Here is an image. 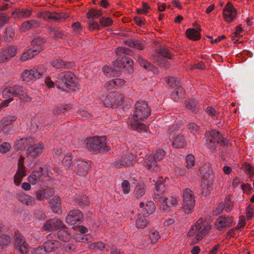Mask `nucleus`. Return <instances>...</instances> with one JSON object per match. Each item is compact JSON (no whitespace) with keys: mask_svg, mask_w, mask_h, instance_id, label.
Listing matches in <instances>:
<instances>
[{"mask_svg":"<svg viewBox=\"0 0 254 254\" xmlns=\"http://www.w3.org/2000/svg\"><path fill=\"white\" fill-rule=\"evenodd\" d=\"M151 115V110L144 101L137 102L135 104L133 117L129 119L127 124L129 128L138 132L147 131L148 125L141 123L140 121H144Z\"/></svg>","mask_w":254,"mask_h":254,"instance_id":"nucleus-1","label":"nucleus"},{"mask_svg":"<svg viewBox=\"0 0 254 254\" xmlns=\"http://www.w3.org/2000/svg\"><path fill=\"white\" fill-rule=\"evenodd\" d=\"M2 96L4 99L0 104V108L6 107L13 100L14 97H18L23 102L31 100V98L27 95L26 88L21 85H14L7 86L2 91Z\"/></svg>","mask_w":254,"mask_h":254,"instance_id":"nucleus-2","label":"nucleus"},{"mask_svg":"<svg viewBox=\"0 0 254 254\" xmlns=\"http://www.w3.org/2000/svg\"><path fill=\"white\" fill-rule=\"evenodd\" d=\"M211 228L210 223L206 219L201 218L196 220L189 228L187 233V236L194 237L191 242V244L194 245L203 239Z\"/></svg>","mask_w":254,"mask_h":254,"instance_id":"nucleus-3","label":"nucleus"},{"mask_svg":"<svg viewBox=\"0 0 254 254\" xmlns=\"http://www.w3.org/2000/svg\"><path fill=\"white\" fill-rule=\"evenodd\" d=\"M57 88L63 91H75L80 88L79 80L71 71L61 72L56 81Z\"/></svg>","mask_w":254,"mask_h":254,"instance_id":"nucleus-4","label":"nucleus"},{"mask_svg":"<svg viewBox=\"0 0 254 254\" xmlns=\"http://www.w3.org/2000/svg\"><path fill=\"white\" fill-rule=\"evenodd\" d=\"M184 126L181 123L173 125L168 129V133L173 147L181 149L186 145L187 142L182 134Z\"/></svg>","mask_w":254,"mask_h":254,"instance_id":"nucleus-5","label":"nucleus"},{"mask_svg":"<svg viewBox=\"0 0 254 254\" xmlns=\"http://www.w3.org/2000/svg\"><path fill=\"white\" fill-rule=\"evenodd\" d=\"M200 173L203 175L201 183L202 193L206 195L213 190L214 174L208 164H204L200 168Z\"/></svg>","mask_w":254,"mask_h":254,"instance_id":"nucleus-6","label":"nucleus"},{"mask_svg":"<svg viewBox=\"0 0 254 254\" xmlns=\"http://www.w3.org/2000/svg\"><path fill=\"white\" fill-rule=\"evenodd\" d=\"M85 142L86 148L91 152L110 150V147L106 145V138L105 136L90 137L86 138Z\"/></svg>","mask_w":254,"mask_h":254,"instance_id":"nucleus-7","label":"nucleus"},{"mask_svg":"<svg viewBox=\"0 0 254 254\" xmlns=\"http://www.w3.org/2000/svg\"><path fill=\"white\" fill-rule=\"evenodd\" d=\"M164 193H155L154 199L158 201L160 207L166 211L170 210L171 207H176L180 202L179 197L171 196L166 197L163 195Z\"/></svg>","mask_w":254,"mask_h":254,"instance_id":"nucleus-8","label":"nucleus"},{"mask_svg":"<svg viewBox=\"0 0 254 254\" xmlns=\"http://www.w3.org/2000/svg\"><path fill=\"white\" fill-rule=\"evenodd\" d=\"M182 210L185 214L193 212L195 205V200L193 192L189 189H186L183 192Z\"/></svg>","mask_w":254,"mask_h":254,"instance_id":"nucleus-9","label":"nucleus"},{"mask_svg":"<svg viewBox=\"0 0 254 254\" xmlns=\"http://www.w3.org/2000/svg\"><path fill=\"white\" fill-rule=\"evenodd\" d=\"M124 97L118 92H110L104 98L102 103L106 108H115L122 103Z\"/></svg>","mask_w":254,"mask_h":254,"instance_id":"nucleus-10","label":"nucleus"},{"mask_svg":"<svg viewBox=\"0 0 254 254\" xmlns=\"http://www.w3.org/2000/svg\"><path fill=\"white\" fill-rule=\"evenodd\" d=\"M206 136L207 146L212 150L215 149L217 144L222 146L227 144V140L217 131L212 130L207 132Z\"/></svg>","mask_w":254,"mask_h":254,"instance_id":"nucleus-11","label":"nucleus"},{"mask_svg":"<svg viewBox=\"0 0 254 254\" xmlns=\"http://www.w3.org/2000/svg\"><path fill=\"white\" fill-rule=\"evenodd\" d=\"M136 161V156L128 152L117 158L113 165L117 168L128 167L133 166Z\"/></svg>","mask_w":254,"mask_h":254,"instance_id":"nucleus-12","label":"nucleus"},{"mask_svg":"<svg viewBox=\"0 0 254 254\" xmlns=\"http://www.w3.org/2000/svg\"><path fill=\"white\" fill-rule=\"evenodd\" d=\"M46 71L45 68L41 67L30 70H24L21 73L20 77L22 81L29 82L40 78Z\"/></svg>","mask_w":254,"mask_h":254,"instance_id":"nucleus-13","label":"nucleus"},{"mask_svg":"<svg viewBox=\"0 0 254 254\" xmlns=\"http://www.w3.org/2000/svg\"><path fill=\"white\" fill-rule=\"evenodd\" d=\"M37 17L45 20L63 22L69 17V15L64 12H50L46 11L38 14Z\"/></svg>","mask_w":254,"mask_h":254,"instance_id":"nucleus-14","label":"nucleus"},{"mask_svg":"<svg viewBox=\"0 0 254 254\" xmlns=\"http://www.w3.org/2000/svg\"><path fill=\"white\" fill-rule=\"evenodd\" d=\"M233 217L226 215L219 216L214 223V228L218 231H223L232 226Z\"/></svg>","mask_w":254,"mask_h":254,"instance_id":"nucleus-15","label":"nucleus"},{"mask_svg":"<svg viewBox=\"0 0 254 254\" xmlns=\"http://www.w3.org/2000/svg\"><path fill=\"white\" fill-rule=\"evenodd\" d=\"M14 246L15 249L21 254H26L29 251L28 245L24 237L18 231L15 232Z\"/></svg>","mask_w":254,"mask_h":254,"instance_id":"nucleus-16","label":"nucleus"},{"mask_svg":"<svg viewBox=\"0 0 254 254\" xmlns=\"http://www.w3.org/2000/svg\"><path fill=\"white\" fill-rule=\"evenodd\" d=\"M72 168L75 174L81 177L85 176L90 168V165L86 161L80 159L74 160Z\"/></svg>","mask_w":254,"mask_h":254,"instance_id":"nucleus-17","label":"nucleus"},{"mask_svg":"<svg viewBox=\"0 0 254 254\" xmlns=\"http://www.w3.org/2000/svg\"><path fill=\"white\" fill-rule=\"evenodd\" d=\"M17 118L14 115H9L1 119L0 122V132L4 134L10 133L12 128L11 125L14 123Z\"/></svg>","mask_w":254,"mask_h":254,"instance_id":"nucleus-18","label":"nucleus"},{"mask_svg":"<svg viewBox=\"0 0 254 254\" xmlns=\"http://www.w3.org/2000/svg\"><path fill=\"white\" fill-rule=\"evenodd\" d=\"M17 48L14 45L9 46L0 49V63H6L17 54Z\"/></svg>","mask_w":254,"mask_h":254,"instance_id":"nucleus-19","label":"nucleus"},{"mask_svg":"<svg viewBox=\"0 0 254 254\" xmlns=\"http://www.w3.org/2000/svg\"><path fill=\"white\" fill-rule=\"evenodd\" d=\"M24 158L21 157L18 162L17 170L14 176V183L16 186H19L23 178L26 176V170L24 164Z\"/></svg>","mask_w":254,"mask_h":254,"instance_id":"nucleus-20","label":"nucleus"},{"mask_svg":"<svg viewBox=\"0 0 254 254\" xmlns=\"http://www.w3.org/2000/svg\"><path fill=\"white\" fill-rule=\"evenodd\" d=\"M64 227L63 222L57 218H54L47 220L43 225L42 229L44 231L53 232L60 230Z\"/></svg>","mask_w":254,"mask_h":254,"instance_id":"nucleus-21","label":"nucleus"},{"mask_svg":"<svg viewBox=\"0 0 254 254\" xmlns=\"http://www.w3.org/2000/svg\"><path fill=\"white\" fill-rule=\"evenodd\" d=\"M114 65L119 69L126 68V71L129 73H132L133 71V62L126 56H124L122 60L117 59L114 62Z\"/></svg>","mask_w":254,"mask_h":254,"instance_id":"nucleus-22","label":"nucleus"},{"mask_svg":"<svg viewBox=\"0 0 254 254\" xmlns=\"http://www.w3.org/2000/svg\"><path fill=\"white\" fill-rule=\"evenodd\" d=\"M44 169L40 167L38 171H33L27 177V181L31 185H35L39 182L44 181L43 178L49 176L48 173L45 175L43 173Z\"/></svg>","mask_w":254,"mask_h":254,"instance_id":"nucleus-23","label":"nucleus"},{"mask_svg":"<svg viewBox=\"0 0 254 254\" xmlns=\"http://www.w3.org/2000/svg\"><path fill=\"white\" fill-rule=\"evenodd\" d=\"M84 215L79 209L70 210L65 218L66 222L71 225L76 224L83 219Z\"/></svg>","mask_w":254,"mask_h":254,"instance_id":"nucleus-24","label":"nucleus"},{"mask_svg":"<svg viewBox=\"0 0 254 254\" xmlns=\"http://www.w3.org/2000/svg\"><path fill=\"white\" fill-rule=\"evenodd\" d=\"M237 12L232 3L228 2L223 9V17L225 22L231 23L233 21L236 17Z\"/></svg>","mask_w":254,"mask_h":254,"instance_id":"nucleus-25","label":"nucleus"},{"mask_svg":"<svg viewBox=\"0 0 254 254\" xmlns=\"http://www.w3.org/2000/svg\"><path fill=\"white\" fill-rule=\"evenodd\" d=\"M155 209V205L152 201L141 202L138 206V210L141 212L143 216H148L153 213Z\"/></svg>","mask_w":254,"mask_h":254,"instance_id":"nucleus-26","label":"nucleus"},{"mask_svg":"<svg viewBox=\"0 0 254 254\" xmlns=\"http://www.w3.org/2000/svg\"><path fill=\"white\" fill-rule=\"evenodd\" d=\"M44 146L42 142H39L38 143L32 144L28 146L27 149L28 156L35 158L40 155L43 152Z\"/></svg>","mask_w":254,"mask_h":254,"instance_id":"nucleus-27","label":"nucleus"},{"mask_svg":"<svg viewBox=\"0 0 254 254\" xmlns=\"http://www.w3.org/2000/svg\"><path fill=\"white\" fill-rule=\"evenodd\" d=\"M55 193L54 190L53 188L46 187L41 188L35 191V196L37 200H43L47 199L50 196Z\"/></svg>","mask_w":254,"mask_h":254,"instance_id":"nucleus-28","label":"nucleus"},{"mask_svg":"<svg viewBox=\"0 0 254 254\" xmlns=\"http://www.w3.org/2000/svg\"><path fill=\"white\" fill-rule=\"evenodd\" d=\"M60 244L59 242L55 240L51 235H49L47 237V241L43 244V247L49 253L58 249L60 247Z\"/></svg>","mask_w":254,"mask_h":254,"instance_id":"nucleus-29","label":"nucleus"},{"mask_svg":"<svg viewBox=\"0 0 254 254\" xmlns=\"http://www.w3.org/2000/svg\"><path fill=\"white\" fill-rule=\"evenodd\" d=\"M49 204L53 212L59 214L62 213V202L59 196H54L49 200Z\"/></svg>","mask_w":254,"mask_h":254,"instance_id":"nucleus-30","label":"nucleus"},{"mask_svg":"<svg viewBox=\"0 0 254 254\" xmlns=\"http://www.w3.org/2000/svg\"><path fill=\"white\" fill-rule=\"evenodd\" d=\"M31 49L36 55L42 52L45 48V41L40 37L34 38L31 43Z\"/></svg>","mask_w":254,"mask_h":254,"instance_id":"nucleus-31","label":"nucleus"},{"mask_svg":"<svg viewBox=\"0 0 254 254\" xmlns=\"http://www.w3.org/2000/svg\"><path fill=\"white\" fill-rule=\"evenodd\" d=\"M32 13V10L16 8L11 12V17L14 19H20L29 17Z\"/></svg>","mask_w":254,"mask_h":254,"instance_id":"nucleus-32","label":"nucleus"},{"mask_svg":"<svg viewBox=\"0 0 254 254\" xmlns=\"http://www.w3.org/2000/svg\"><path fill=\"white\" fill-rule=\"evenodd\" d=\"M146 192V186L143 182L137 183L134 186L133 194L137 199H140L143 197Z\"/></svg>","mask_w":254,"mask_h":254,"instance_id":"nucleus-33","label":"nucleus"},{"mask_svg":"<svg viewBox=\"0 0 254 254\" xmlns=\"http://www.w3.org/2000/svg\"><path fill=\"white\" fill-rule=\"evenodd\" d=\"M51 65L56 69L68 68L73 66L72 62H64L61 59H57L52 61L51 63Z\"/></svg>","mask_w":254,"mask_h":254,"instance_id":"nucleus-34","label":"nucleus"},{"mask_svg":"<svg viewBox=\"0 0 254 254\" xmlns=\"http://www.w3.org/2000/svg\"><path fill=\"white\" fill-rule=\"evenodd\" d=\"M75 233L73 234V238L76 242H82L85 234L88 232V229L83 226H79L73 227Z\"/></svg>","mask_w":254,"mask_h":254,"instance_id":"nucleus-35","label":"nucleus"},{"mask_svg":"<svg viewBox=\"0 0 254 254\" xmlns=\"http://www.w3.org/2000/svg\"><path fill=\"white\" fill-rule=\"evenodd\" d=\"M18 199L22 204L27 206H33L35 204V198L28 194L22 193L18 195Z\"/></svg>","mask_w":254,"mask_h":254,"instance_id":"nucleus-36","label":"nucleus"},{"mask_svg":"<svg viewBox=\"0 0 254 254\" xmlns=\"http://www.w3.org/2000/svg\"><path fill=\"white\" fill-rule=\"evenodd\" d=\"M33 143V139L31 137L20 138L17 140L16 147L18 150H24L27 147L30 146Z\"/></svg>","mask_w":254,"mask_h":254,"instance_id":"nucleus-37","label":"nucleus"},{"mask_svg":"<svg viewBox=\"0 0 254 254\" xmlns=\"http://www.w3.org/2000/svg\"><path fill=\"white\" fill-rule=\"evenodd\" d=\"M157 160L151 155L147 157L145 162V166L148 170L158 171L160 170L159 166L157 163Z\"/></svg>","mask_w":254,"mask_h":254,"instance_id":"nucleus-38","label":"nucleus"},{"mask_svg":"<svg viewBox=\"0 0 254 254\" xmlns=\"http://www.w3.org/2000/svg\"><path fill=\"white\" fill-rule=\"evenodd\" d=\"M59 239L63 242H68L71 238L70 234L67 231V228L64 225V227L59 230L57 233Z\"/></svg>","mask_w":254,"mask_h":254,"instance_id":"nucleus-39","label":"nucleus"},{"mask_svg":"<svg viewBox=\"0 0 254 254\" xmlns=\"http://www.w3.org/2000/svg\"><path fill=\"white\" fill-rule=\"evenodd\" d=\"M72 155L71 153L66 154L63 159L62 163L63 166L66 170H72L73 168L72 161Z\"/></svg>","mask_w":254,"mask_h":254,"instance_id":"nucleus-40","label":"nucleus"},{"mask_svg":"<svg viewBox=\"0 0 254 254\" xmlns=\"http://www.w3.org/2000/svg\"><path fill=\"white\" fill-rule=\"evenodd\" d=\"M103 15V11L102 9H98L95 8H91L89 9L86 14V17L88 19H96L100 18Z\"/></svg>","mask_w":254,"mask_h":254,"instance_id":"nucleus-41","label":"nucleus"},{"mask_svg":"<svg viewBox=\"0 0 254 254\" xmlns=\"http://www.w3.org/2000/svg\"><path fill=\"white\" fill-rule=\"evenodd\" d=\"M186 36L190 39L196 41L200 38V34L199 32L193 28L188 29L186 32Z\"/></svg>","mask_w":254,"mask_h":254,"instance_id":"nucleus-42","label":"nucleus"},{"mask_svg":"<svg viewBox=\"0 0 254 254\" xmlns=\"http://www.w3.org/2000/svg\"><path fill=\"white\" fill-rule=\"evenodd\" d=\"M185 91L182 86H177V87L173 92L171 96L175 101H178L180 98L184 97Z\"/></svg>","mask_w":254,"mask_h":254,"instance_id":"nucleus-43","label":"nucleus"},{"mask_svg":"<svg viewBox=\"0 0 254 254\" xmlns=\"http://www.w3.org/2000/svg\"><path fill=\"white\" fill-rule=\"evenodd\" d=\"M165 179L162 177L158 178V180L155 183L156 192L159 193H164L166 191V187L164 185Z\"/></svg>","mask_w":254,"mask_h":254,"instance_id":"nucleus-44","label":"nucleus"},{"mask_svg":"<svg viewBox=\"0 0 254 254\" xmlns=\"http://www.w3.org/2000/svg\"><path fill=\"white\" fill-rule=\"evenodd\" d=\"M99 23L101 29L112 26L113 24L114 21L110 17L102 16L99 19Z\"/></svg>","mask_w":254,"mask_h":254,"instance_id":"nucleus-45","label":"nucleus"},{"mask_svg":"<svg viewBox=\"0 0 254 254\" xmlns=\"http://www.w3.org/2000/svg\"><path fill=\"white\" fill-rule=\"evenodd\" d=\"M147 216L137 217L135 220V226L138 229H144L148 225V220Z\"/></svg>","mask_w":254,"mask_h":254,"instance_id":"nucleus-46","label":"nucleus"},{"mask_svg":"<svg viewBox=\"0 0 254 254\" xmlns=\"http://www.w3.org/2000/svg\"><path fill=\"white\" fill-rule=\"evenodd\" d=\"M106 244L102 242H98L96 243H92L88 245V247L90 250L97 251H103L104 249L106 248Z\"/></svg>","mask_w":254,"mask_h":254,"instance_id":"nucleus-47","label":"nucleus"},{"mask_svg":"<svg viewBox=\"0 0 254 254\" xmlns=\"http://www.w3.org/2000/svg\"><path fill=\"white\" fill-rule=\"evenodd\" d=\"M121 189L123 194L124 195L128 194L131 190L130 183L127 180H123L121 184Z\"/></svg>","mask_w":254,"mask_h":254,"instance_id":"nucleus-48","label":"nucleus"},{"mask_svg":"<svg viewBox=\"0 0 254 254\" xmlns=\"http://www.w3.org/2000/svg\"><path fill=\"white\" fill-rule=\"evenodd\" d=\"M138 61L139 64L141 66L143 67L145 69L152 70L154 73L157 72V68L154 67L153 65H152L150 63L147 62L144 59L139 58H138Z\"/></svg>","mask_w":254,"mask_h":254,"instance_id":"nucleus-49","label":"nucleus"},{"mask_svg":"<svg viewBox=\"0 0 254 254\" xmlns=\"http://www.w3.org/2000/svg\"><path fill=\"white\" fill-rule=\"evenodd\" d=\"M149 238L151 244L154 245L157 243L160 238L159 232L156 230H151L149 233Z\"/></svg>","mask_w":254,"mask_h":254,"instance_id":"nucleus-50","label":"nucleus"},{"mask_svg":"<svg viewBox=\"0 0 254 254\" xmlns=\"http://www.w3.org/2000/svg\"><path fill=\"white\" fill-rule=\"evenodd\" d=\"M35 55H37L35 54L34 52H33V50L30 48L23 52L20 58V60L22 62H25L28 60L31 59Z\"/></svg>","mask_w":254,"mask_h":254,"instance_id":"nucleus-51","label":"nucleus"},{"mask_svg":"<svg viewBox=\"0 0 254 254\" xmlns=\"http://www.w3.org/2000/svg\"><path fill=\"white\" fill-rule=\"evenodd\" d=\"M10 237L7 235H0V250L6 248L10 243Z\"/></svg>","mask_w":254,"mask_h":254,"instance_id":"nucleus-52","label":"nucleus"},{"mask_svg":"<svg viewBox=\"0 0 254 254\" xmlns=\"http://www.w3.org/2000/svg\"><path fill=\"white\" fill-rule=\"evenodd\" d=\"M186 168L187 169H191L195 165V157L192 154H188L186 158Z\"/></svg>","mask_w":254,"mask_h":254,"instance_id":"nucleus-53","label":"nucleus"},{"mask_svg":"<svg viewBox=\"0 0 254 254\" xmlns=\"http://www.w3.org/2000/svg\"><path fill=\"white\" fill-rule=\"evenodd\" d=\"M15 35L13 29L10 26H7L4 32V38L7 41H10Z\"/></svg>","mask_w":254,"mask_h":254,"instance_id":"nucleus-54","label":"nucleus"},{"mask_svg":"<svg viewBox=\"0 0 254 254\" xmlns=\"http://www.w3.org/2000/svg\"><path fill=\"white\" fill-rule=\"evenodd\" d=\"M186 107L192 112H194L197 107V103L193 99H190L186 101Z\"/></svg>","mask_w":254,"mask_h":254,"instance_id":"nucleus-55","label":"nucleus"},{"mask_svg":"<svg viewBox=\"0 0 254 254\" xmlns=\"http://www.w3.org/2000/svg\"><path fill=\"white\" fill-rule=\"evenodd\" d=\"M75 202L83 207L89 203V199L84 195L80 196L76 198Z\"/></svg>","mask_w":254,"mask_h":254,"instance_id":"nucleus-56","label":"nucleus"},{"mask_svg":"<svg viewBox=\"0 0 254 254\" xmlns=\"http://www.w3.org/2000/svg\"><path fill=\"white\" fill-rule=\"evenodd\" d=\"M166 154L165 151L160 148L157 149L152 156L157 161L163 159Z\"/></svg>","mask_w":254,"mask_h":254,"instance_id":"nucleus-57","label":"nucleus"},{"mask_svg":"<svg viewBox=\"0 0 254 254\" xmlns=\"http://www.w3.org/2000/svg\"><path fill=\"white\" fill-rule=\"evenodd\" d=\"M71 109L70 105H65L63 107H57L54 110V114L56 115L64 114L66 111Z\"/></svg>","mask_w":254,"mask_h":254,"instance_id":"nucleus-58","label":"nucleus"},{"mask_svg":"<svg viewBox=\"0 0 254 254\" xmlns=\"http://www.w3.org/2000/svg\"><path fill=\"white\" fill-rule=\"evenodd\" d=\"M36 23V21L35 20H28L24 22L21 27L20 30L22 32H24L26 30H29L31 28V26Z\"/></svg>","mask_w":254,"mask_h":254,"instance_id":"nucleus-59","label":"nucleus"},{"mask_svg":"<svg viewBox=\"0 0 254 254\" xmlns=\"http://www.w3.org/2000/svg\"><path fill=\"white\" fill-rule=\"evenodd\" d=\"M242 169L247 174L250 175L251 177L254 175V169L252 167V166L248 163H244L243 165Z\"/></svg>","mask_w":254,"mask_h":254,"instance_id":"nucleus-60","label":"nucleus"},{"mask_svg":"<svg viewBox=\"0 0 254 254\" xmlns=\"http://www.w3.org/2000/svg\"><path fill=\"white\" fill-rule=\"evenodd\" d=\"M102 70L107 76L114 77L117 74V71L114 70L113 68L108 66H104L102 68Z\"/></svg>","mask_w":254,"mask_h":254,"instance_id":"nucleus-61","label":"nucleus"},{"mask_svg":"<svg viewBox=\"0 0 254 254\" xmlns=\"http://www.w3.org/2000/svg\"><path fill=\"white\" fill-rule=\"evenodd\" d=\"M233 205L234 203L231 200L230 197H226L225 199V204L224 207L225 210L228 212L231 211L233 209Z\"/></svg>","mask_w":254,"mask_h":254,"instance_id":"nucleus-62","label":"nucleus"},{"mask_svg":"<svg viewBox=\"0 0 254 254\" xmlns=\"http://www.w3.org/2000/svg\"><path fill=\"white\" fill-rule=\"evenodd\" d=\"M88 29L91 31H93L95 30H97L98 31L101 30L99 23H98L97 22H96L95 21H94V20L89 21L88 23Z\"/></svg>","mask_w":254,"mask_h":254,"instance_id":"nucleus-63","label":"nucleus"},{"mask_svg":"<svg viewBox=\"0 0 254 254\" xmlns=\"http://www.w3.org/2000/svg\"><path fill=\"white\" fill-rule=\"evenodd\" d=\"M246 214L247 218L251 219L254 216V206L249 204L246 208Z\"/></svg>","mask_w":254,"mask_h":254,"instance_id":"nucleus-64","label":"nucleus"}]
</instances>
